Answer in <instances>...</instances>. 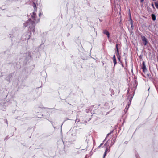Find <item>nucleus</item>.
I'll return each instance as SVG.
<instances>
[{
  "mask_svg": "<svg viewBox=\"0 0 158 158\" xmlns=\"http://www.w3.org/2000/svg\"><path fill=\"white\" fill-rule=\"evenodd\" d=\"M33 6L34 8V11L31 14V18H29L28 20L26 22L23 24L24 26L25 27H27L28 28V31L25 32L23 35L24 39L25 40H28L31 36V32H34L35 29V23L36 21L35 16L36 13L35 11H36L37 7L36 4L34 2H33Z\"/></svg>",
  "mask_w": 158,
  "mask_h": 158,
  "instance_id": "nucleus-1",
  "label": "nucleus"
},
{
  "mask_svg": "<svg viewBox=\"0 0 158 158\" xmlns=\"http://www.w3.org/2000/svg\"><path fill=\"white\" fill-rule=\"evenodd\" d=\"M141 37L143 41V44L144 45H146L148 43V41L147 38L143 35H141Z\"/></svg>",
  "mask_w": 158,
  "mask_h": 158,
  "instance_id": "nucleus-2",
  "label": "nucleus"
},
{
  "mask_svg": "<svg viewBox=\"0 0 158 158\" xmlns=\"http://www.w3.org/2000/svg\"><path fill=\"white\" fill-rule=\"evenodd\" d=\"M13 75V73L10 74L6 77L5 80L8 82H10V79Z\"/></svg>",
  "mask_w": 158,
  "mask_h": 158,
  "instance_id": "nucleus-3",
  "label": "nucleus"
},
{
  "mask_svg": "<svg viewBox=\"0 0 158 158\" xmlns=\"http://www.w3.org/2000/svg\"><path fill=\"white\" fill-rule=\"evenodd\" d=\"M142 69L143 70V71L144 72H145L147 70L146 66L145 65V62L143 61L142 63Z\"/></svg>",
  "mask_w": 158,
  "mask_h": 158,
  "instance_id": "nucleus-4",
  "label": "nucleus"
},
{
  "mask_svg": "<svg viewBox=\"0 0 158 158\" xmlns=\"http://www.w3.org/2000/svg\"><path fill=\"white\" fill-rule=\"evenodd\" d=\"M115 53L116 55H118L119 54V49L118 47V44H116V49H115Z\"/></svg>",
  "mask_w": 158,
  "mask_h": 158,
  "instance_id": "nucleus-5",
  "label": "nucleus"
},
{
  "mask_svg": "<svg viewBox=\"0 0 158 158\" xmlns=\"http://www.w3.org/2000/svg\"><path fill=\"white\" fill-rule=\"evenodd\" d=\"M103 34L106 35L108 38L109 37L110 33H109V32L107 30H103Z\"/></svg>",
  "mask_w": 158,
  "mask_h": 158,
  "instance_id": "nucleus-6",
  "label": "nucleus"
},
{
  "mask_svg": "<svg viewBox=\"0 0 158 158\" xmlns=\"http://www.w3.org/2000/svg\"><path fill=\"white\" fill-rule=\"evenodd\" d=\"M113 60L114 63V67H113V69H114L115 64L117 63L116 60V58L115 55H114V56H113Z\"/></svg>",
  "mask_w": 158,
  "mask_h": 158,
  "instance_id": "nucleus-7",
  "label": "nucleus"
},
{
  "mask_svg": "<svg viewBox=\"0 0 158 158\" xmlns=\"http://www.w3.org/2000/svg\"><path fill=\"white\" fill-rule=\"evenodd\" d=\"M151 17L152 20L154 21H155L156 19V16L154 14H152L151 15Z\"/></svg>",
  "mask_w": 158,
  "mask_h": 158,
  "instance_id": "nucleus-8",
  "label": "nucleus"
},
{
  "mask_svg": "<svg viewBox=\"0 0 158 158\" xmlns=\"http://www.w3.org/2000/svg\"><path fill=\"white\" fill-rule=\"evenodd\" d=\"M131 28L132 29V30H133V22H132V20L131 18Z\"/></svg>",
  "mask_w": 158,
  "mask_h": 158,
  "instance_id": "nucleus-9",
  "label": "nucleus"
},
{
  "mask_svg": "<svg viewBox=\"0 0 158 158\" xmlns=\"http://www.w3.org/2000/svg\"><path fill=\"white\" fill-rule=\"evenodd\" d=\"M110 147H109V148L107 147L105 150V151H106L107 152L108 151L109 152L110 151Z\"/></svg>",
  "mask_w": 158,
  "mask_h": 158,
  "instance_id": "nucleus-10",
  "label": "nucleus"
},
{
  "mask_svg": "<svg viewBox=\"0 0 158 158\" xmlns=\"http://www.w3.org/2000/svg\"><path fill=\"white\" fill-rule=\"evenodd\" d=\"M115 139H114L113 140V141H112L111 142V144H110V146H112L114 144V143L115 142Z\"/></svg>",
  "mask_w": 158,
  "mask_h": 158,
  "instance_id": "nucleus-11",
  "label": "nucleus"
},
{
  "mask_svg": "<svg viewBox=\"0 0 158 158\" xmlns=\"http://www.w3.org/2000/svg\"><path fill=\"white\" fill-rule=\"evenodd\" d=\"M155 5L156 7L158 9V2L157 3L156 2H155Z\"/></svg>",
  "mask_w": 158,
  "mask_h": 158,
  "instance_id": "nucleus-12",
  "label": "nucleus"
},
{
  "mask_svg": "<svg viewBox=\"0 0 158 158\" xmlns=\"http://www.w3.org/2000/svg\"><path fill=\"white\" fill-rule=\"evenodd\" d=\"M42 15V12L41 10H40L39 14V17H40Z\"/></svg>",
  "mask_w": 158,
  "mask_h": 158,
  "instance_id": "nucleus-13",
  "label": "nucleus"
},
{
  "mask_svg": "<svg viewBox=\"0 0 158 158\" xmlns=\"http://www.w3.org/2000/svg\"><path fill=\"white\" fill-rule=\"evenodd\" d=\"M106 153H107V151H105V152H104V155H103V158H104V157H105V156H106Z\"/></svg>",
  "mask_w": 158,
  "mask_h": 158,
  "instance_id": "nucleus-14",
  "label": "nucleus"
},
{
  "mask_svg": "<svg viewBox=\"0 0 158 158\" xmlns=\"http://www.w3.org/2000/svg\"><path fill=\"white\" fill-rule=\"evenodd\" d=\"M104 146H108L109 145V143H108V141H107L104 145Z\"/></svg>",
  "mask_w": 158,
  "mask_h": 158,
  "instance_id": "nucleus-15",
  "label": "nucleus"
},
{
  "mask_svg": "<svg viewBox=\"0 0 158 158\" xmlns=\"http://www.w3.org/2000/svg\"><path fill=\"white\" fill-rule=\"evenodd\" d=\"M117 57V58L118 59L120 60V56L119 55H116Z\"/></svg>",
  "mask_w": 158,
  "mask_h": 158,
  "instance_id": "nucleus-16",
  "label": "nucleus"
},
{
  "mask_svg": "<svg viewBox=\"0 0 158 158\" xmlns=\"http://www.w3.org/2000/svg\"><path fill=\"white\" fill-rule=\"evenodd\" d=\"M112 132H113V131H111L110 132V133H109L108 134H107V136H106V139H105V140L106 139V138H107V137L110 134H111V133H112Z\"/></svg>",
  "mask_w": 158,
  "mask_h": 158,
  "instance_id": "nucleus-17",
  "label": "nucleus"
},
{
  "mask_svg": "<svg viewBox=\"0 0 158 158\" xmlns=\"http://www.w3.org/2000/svg\"><path fill=\"white\" fill-rule=\"evenodd\" d=\"M129 105H128V107H127V106H126V108H125V110L126 109V111H127V110L129 108Z\"/></svg>",
  "mask_w": 158,
  "mask_h": 158,
  "instance_id": "nucleus-18",
  "label": "nucleus"
},
{
  "mask_svg": "<svg viewBox=\"0 0 158 158\" xmlns=\"http://www.w3.org/2000/svg\"><path fill=\"white\" fill-rule=\"evenodd\" d=\"M89 109H86L85 110V112L87 113H89Z\"/></svg>",
  "mask_w": 158,
  "mask_h": 158,
  "instance_id": "nucleus-19",
  "label": "nucleus"
},
{
  "mask_svg": "<svg viewBox=\"0 0 158 158\" xmlns=\"http://www.w3.org/2000/svg\"><path fill=\"white\" fill-rule=\"evenodd\" d=\"M132 97H131V98L130 99L129 101V102L130 103L129 105H130V104L131 103V99H132Z\"/></svg>",
  "mask_w": 158,
  "mask_h": 158,
  "instance_id": "nucleus-20",
  "label": "nucleus"
},
{
  "mask_svg": "<svg viewBox=\"0 0 158 158\" xmlns=\"http://www.w3.org/2000/svg\"><path fill=\"white\" fill-rule=\"evenodd\" d=\"M152 5V7H153V8H155V7H154V4H153V3H152V5Z\"/></svg>",
  "mask_w": 158,
  "mask_h": 158,
  "instance_id": "nucleus-21",
  "label": "nucleus"
},
{
  "mask_svg": "<svg viewBox=\"0 0 158 158\" xmlns=\"http://www.w3.org/2000/svg\"><path fill=\"white\" fill-rule=\"evenodd\" d=\"M86 141L87 143H88L89 141V139H86Z\"/></svg>",
  "mask_w": 158,
  "mask_h": 158,
  "instance_id": "nucleus-22",
  "label": "nucleus"
},
{
  "mask_svg": "<svg viewBox=\"0 0 158 158\" xmlns=\"http://www.w3.org/2000/svg\"><path fill=\"white\" fill-rule=\"evenodd\" d=\"M114 94V91H112L111 92V96H112V94L113 95V94Z\"/></svg>",
  "mask_w": 158,
  "mask_h": 158,
  "instance_id": "nucleus-23",
  "label": "nucleus"
},
{
  "mask_svg": "<svg viewBox=\"0 0 158 158\" xmlns=\"http://www.w3.org/2000/svg\"><path fill=\"white\" fill-rule=\"evenodd\" d=\"M135 156H136V158H139V156L138 155L136 154L135 155Z\"/></svg>",
  "mask_w": 158,
  "mask_h": 158,
  "instance_id": "nucleus-24",
  "label": "nucleus"
},
{
  "mask_svg": "<svg viewBox=\"0 0 158 158\" xmlns=\"http://www.w3.org/2000/svg\"><path fill=\"white\" fill-rule=\"evenodd\" d=\"M103 144V143H101L100 144V145L99 146V147H101V146H102V145Z\"/></svg>",
  "mask_w": 158,
  "mask_h": 158,
  "instance_id": "nucleus-25",
  "label": "nucleus"
},
{
  "mask_svg": "<svg viewBox=\"0 0 158 158\" xmlns=\"http://www.w3.org/2000/svg\"><path fill=\"white\" fill-rule=\"evenodd\" d=\"M70 35V34L69 33H68L67 34V36H69Z\"/></svg>",
  "mask_w": 158,
  "mask_h": 158,
  "instance_id": "nucleus-26",
  "label": "nucleus"
},
{
  "mask_svg": "<svg viewBox=\"0 0 158 158\" xmlns=\"http://www.w3.org/2000/svg\"><path fill=\"white\" fill-rule=\"evenodd\" d=\"M124 143L125 144H127V143H128V142L127 141H125V142H124Z\"/></svg>",
  "mask_w": 158,
  "mask_h": 158,
  "instance_id": "nucleus-27",
  "label": "nucleus"
},
{
  "mask_svg": "<svg viewBox=\"0 0 158 158\" xmlns=\"http://www.w3.org/2000/svg\"><path fill=\"white\" fill-rule=\"evenodd\" d=\"M148 76L149 77V76H151V75L149 74H147Z\"/></svg>",
  "mask_w": 158,
  "mask_h": 158,
  "instance_id": "nucleus-28",
  "label": "nucleus"
},
{
  "mask_svg": "<svg viewBox=\"0 0 158 158\" xmlns=\"http://www.w3.org/2000/svg\"><path fill=\"white\" fill-rule=\"evenodd\" d=\"M143 1H144V0H140V2H143Z\"/></svg>",
  "mask_w": 158,
  "mask_h": 158,
  "instance_id": "nucleus-29",
  "label": "nucleus"
},
{
  "mask_svg": "<svg viewBox=\"0 0 158 158\" xmlns=\"http://www.w3.org/2000/svg\"><path fill=\"white\" fill-rule=\"evenodd\" d=\"M91 119V118H89V119L88 120V121H89Z\"/></svg>",
  "mask_w": 158,
  "mask_h": 158,
  "instance_id": "nucleus-30",
  "label": "nucleus"
},
{
  "mask_svg": "<svg viewBox=\"0 0 158 158\" xmlns=\"http://www.w3.org/2000/svg\"><path fill=\"white\" fill-rule=\"evenodd\" d=\"M7 139V137H6L5 138V139Z\"/></svg>",
  "mask_w": 158,
  "mask_h": 158,
  "instance_id": "nucleus-31",
  "label": "nucleus"
},
{
  "mask_svg": "<svg viewBox=\"0 0 158 158\" xmlns=\"http://www.w3.org/2000/svg\"><path fill=\"white\" fill-rule=\"evenodd\" d=\"M6 123H7V124H8V122H7V120H6Z\"/></svg>",
  "mask_w": 158,
  "mask_h": 158,
  "instance_id": "nucleus-32",
  "label": "nucleus"
},
{
  "mask_svg": "<svg viewBox=\"0 0 158 158\" xmlns=\"http://www.w3.org/2000/svg\"><path fill=\"white\" fill-rule=\"evenodd\" d=\"M152 0L153 1H156V0Z\"/></svg>",
  "mask_w": 158,
  "mask_h": 158,
  "instance_id": "nucleus-33",
  "label": "nucleus"
},
{
  "mask_svg": "<svg viewBox=\"0 0 158 158\" xmlns=\"http://www.w3.org/2000/svg\"><path fill=\"white\" fill-rule=\"evenodd\" d=\"M129 91V90H127L128 92Z\"/></svg>",
  "mask_w": 158,
  "mask_h": 158,
  "instance_id": "nucleus-34",
  "label": "nucleus"
},
{
  "mask_svg": "<svg viewBox=\"0 0 158 158\" xmlns=\"http://www.w3.org/2000/svg\"><path fill=\"white\" fill-rule=\"evenodd\" d=\"M130 17H131V13H130Z\"/></svg>",
  "mask_w": 158,
  "mask_h": 158,
  "instance_id": "nucleus-35",
  "label": "nucleus"
},
{
  "mask_svg": "<svg viewBox=\"0 0 158 158\" xmlns=\"http://www.w3.org/2000/svg\"><path fill=\"white\" fill-rule=\"evenodd\" d=\"M92 118H93V115H92Z\"/></svg>",
  "mask_w": 158,
  "mask_h": 158,
  "instance_id": "nucleus-36",
  "label": "nucleus"
},
{
  "mask_svg": "<svg viewBox=\"0 0 158 158\" xmlns=\"http://www.w3.org/2000/svg\"><path fill=\"white\" fill-rule=\"evenodd\" d=\"M105 140H103V142H104V141H105Z\"/></svg>",
  "mask_w": 158,
  "mask_h": 158,
  "instance_id": "nucleus-37",
  "label": "nucleus"
},
{
  "mask_svg": "<svg viewBox=\"0 0 158 158\" xmlns=\"http://www.w3.org/2000/svg\"><path fill=\"white\" fill-rule=\"evenodd\" d=\"M122 66L123 67V64L122 65Z\"/></svg>",
  "mask_w": 158,
  "mask_h": 158,
  "instance_id": "nucleus-38",
  "label": "nucleus"
}]
</instances>
